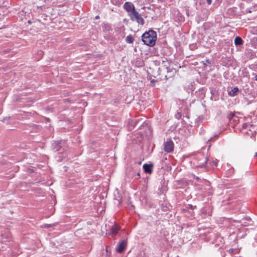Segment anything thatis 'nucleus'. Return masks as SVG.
Masks as SVG:
<instances>
[{
  "mask_svg": "<svg viewBox=\"0 0 257 257\" xmlns=\"http://www.w3.org/2000/svg\"><path fill=\"white\" fill-rule=\"evenodd\" d=\"M156 40L157 33L155 31L152 30H149L148 32H146L142 35V41L145 44L149 46H154Z\"/></svg>",
  "mask_w": 257,
  "mask_h": 257,
  "instance_id": "nucleus-1",
  "label": "nucleus"
},
{
  "mask_svg": "<svg viewBox=\"0 0 257 257\" xmlns=\"http://www.w3.org/2000/svg\"><path fill=\"white\" fill-rule=\"evenodd\" d=\"M195 159L198 161L197 167L203 168L206 166L209 158L202 153H199L196 155Z\"/></svg>",
  "mask_w": 257,
  "mask_h": 257,
  "instance_id": "nucleus-2",
  "label": "nucleus"
},
{
  "mask_svg": "<svg viewBox=\"0 0 257 257\" xmlns=\"http://www.w3.org/2000/svg\"><path fill=\"white\" fill-rule=\"evenodd\" d=\"M130 19L133 21H136L138 24L143 25L145 23V21L143 18L141 16L140 14L136 11H134L130 14H128Z\"/></svg>",
  "mask_w": 257,
  "mask_h": 257,
  "instance_id": "nucleus-3",
  "label": "nucleus"
},
{
  "mask_svg": "<svg viewBox=\"0 0 257 257\" xmlns=\"http://www.w3.org/2000/svg\"><path fill=\"white\" fill-rule=\"evenodd\" d=\"M164 151L167 153H171L174 150V143L171 140H167L164 143Z\"/></svg>",
  "mask_w": 257,
  "mask_h": 257,
  "instance_id": "nucleus-4",
  "label": "nucleus"
},
{
  "mask_svg": "<svg viewBox=\"0 0 257 257\" xmlns=\"http://www.w3.org/2000/svg\"><path fill=\"white\" fill-rule=\"evenodd\" d=\"M123 8L128 14L136 10L134 5L131 2H125Z\"/></svg>",
  "mask_w": 257,
  "mask_h": 257,
  "instance_id": "nucleus-5",
  "label": "nucleus"
},
{
  "mask_svg": "<svg viewBox=\"0 0 257 257\" xmlns=\"http://www.w3.org/2000/svg\"><path fill=\"white\" fill-rule=\"evenodd\" d=\"M127 245V241L125 240H121L118 244L116 251L119 253L122 252Z\"/></svg>",
  "mask_w": 257,
  "mask_h": 257,
  "instance_id": "nucleus-6",
  "label": "nucleus"
},
{
  "mask_svg": "<svg viewBox=\"0 0 257 257\" xmlns=\"http://www.w3.org/2000/svg\"><path fill=\"white\" fill-rule=\"evenodd\" d=\"M119 230V227L116 224H114L111 228L110 231L109 233V234L111 235L112 236H115L117 233L118 230Z\"/></svg>",
  "mask_w": 257,
  "mask_h": 257,
  "instance_id": "nucleus-7",
  "label": "nucleus"
},
{
  "mask_svg": "<svg viewBox=\"0 0 257 257\" xmlns=\"http://www.w3.org/2000/svg\"><path fill=\"white\" fill-rule=\"evenodd\" d=\"M61 143L59 142H54L52 144V148L55 152H58L60 151L61 146L60 145Z\"/></svg>",
  "mask_w": 257,
  "mask_h": 257,
  "instance_id": "nucleus-8",
  "label": "nucleus"
},
{
  "mask_svg": "<svg viewBox=\"0 0 257 257\" xmlns=\"http://www.w3.org/2000/svg\"><path fill=\"white\" fill-rule=\"evenodd\" d=\"M153 167L152 164H145L143 165V169L146 173L151 174L152 172Z\"/></svg>",
  "mask_w": 257,
  "mask_h": 257,
  "instance_id": "nucleus-9",
  "label": "nucleus"
},
{
  "mask_svg": "<svg viewBox=\"0 0 257 257\" xmlns=\"http://www.w3.org/2000/svg\"><path fill=\"white\" fill-rule=\"evenodd\" d=\"M227 118L229 119L230 123H231V121H235L238 120L237 117L235 116L234 113L231 112L228 114Z\"/></svg>",
  "mask_w": 257,
  "mask_h": 257,
  "instance_id": "nucleus-10",
  "label": "nucleus"
},
{
  "mask_svg": "<svg viewBox=\"0 0 257 257\" xmlns=\"http://www.w3.org/2000/svg\"><path fill=\"white\" fill-rule=\"evenodd\" d=\"M238 91L239 89L238 87H234L228 92V94L231 96H234L237 95V93L238 92Z\"/></svg>",
  "mask_w": 257,
  "mask_h": 257,
  "instance_id": "nucleus-11",
  "label": "nucleus"
},
{
  "mask_svg": "<svg viewBox=\"0 0 257 257\" xmlns=\"http://www.w3.org/2000/svg\"><path fill=\"white\" fill-rule=\"evenodd\" d=\"M103 31L104 32H109L110 31H112L111 27L109 24H104L102 26Z\"/></svg>",
  "mask_w": 257,
  "mask_h": 257,
  "instance_id": "nucleus-12",
  "label": "nucleus"
},
{
  "mask_svg": "<svg viewBox=\"0 0 257 257\" xmlns=\"http://www.w3.org/2000/svg\"><path fill=\"white\" fill-rule=\"evenodd\" d=\"M217 163H218V160L216 159L212 158L209 162V164L213 168L216 167L217 166Z\"/></svg>",
  "mask_w": 257,
  "mask_h": 257,
  "instance_id": "nucleus-13",
  "label": "nucleus"
},
{
  "mask_svg": "<svg viewBox=\"0 0 257 257\" xmlns=\"http://www.w3.org/2000/svg\"><path fill=\"white\" fill-rule=\"evenodd\" d=\"M243 40L240 37H236L234 39V44L235 45H240L242 44Z\"/></svg>",
  "mask_w": 257,
  "mask_h": 257,
  "instance_id": "nucleus-14",
  "label": "nucleus"
},
{
  "mask_svg": "<svg viewBox=\"0 0 257 257\" xmlns=\"http://www.w3.org/2000/svg\"><path fill=\"white\" fill-rule=\"evenodd\" d=\"M134 41V38L131 35L127 36L125 38V42L127 43L132 44Z\"/></svg>",
  "mask_w": 257,
  "mask_h": 257,
  "instance_id": "nucleus-15",
  "label": "nucleus"
},
{
  "mask_svg": "<svg viewBox=\"0 0 257 257\" xmlns=\"http://www.w3.org/2000/svg\"><path fill=\"white\" fill-rule=\"evenodd\" d=\"M6 0H0V7H6Z\"/></svg>",
  "mask_w": 257,
  "mask_h": 257,
  "instance_id": "nucleus-16",
  "label": "nucleus"
},
{
  "mask_svg": "<svg viewBox=\"0 0 257 257\" xmlns=\"http://www.w3.org/2000/svg\"><path fill=\"white\" fill-rule=\"evenodd\" d=\"M228 252L229 253H230L231 254H233V252H234V249L233 248H230L229 250H228Z\"/></svg>",
  "mask_w": 257,
  "mask_h": 257,
  "instance_id": "nucleus-17",
  "label": "nucleus"
},
{
  "mask_svg": "<svg viewBox=\"0 0 257 257\" xmlns=\"http://www.w3.org/2000/svg\"><path fill=\"white\" fill-rule=\"evenodd\" d=\"M207 3L208 5H211L212 3V0H206Z\"/></svg>",
  "mask_w": 257,
  "mask_h": 257,
  "instance_id": "nucleus-18",
  "label": "nucleus"
},
{
  "mask_svg": "<svg viewBox=\"0 0 257 257\" xmlns=\"http://www.w3.org/2000/svg\"><path fill=\"white\" fill-rule=\"evenodd\" d=\"M0 9H1V7H0ZM3 16L4 15H2L1 14H0V20L3 19Z\"/></svg>",
  "mask_w": 257,
  "mask_h": 257,
  "instance_id": "nucleus-19",
  "label": "nucleus"
},
{
  "mask_svg": "<svg viewBox=\"0 0 257 257\" xmlns=\"http://www.w3.org/2000/svg\"><path fill=\"white\" fill-rule=\"evenodd\" d=\"M195 179H196V180L197 181H199V178L198 177H196L195 178Z\"/></svg>",
  "mask_w": 257,
  "mask_h": 257,
  "instance_id": "nucleus-20",
  "label": "nucleus"
},
{
  "mask_svg": "<svg viewBox=\"0 0 257 257\" xmlns=\"http://www.w3.org/2000/svg\"><path fill=\"white\" fill-rule=\"evenodd\" d=\"M95 19H99V16H96L95 17Z\"/></svg>",
  "mask_w": 257,
  "mask_h": 257,
  "instance_id": "nucleus-21",
  "label": "nucleus"
},
{
  "mask_svg": "<svg viewBox=\"0 0 257 257\" xmlns=\"http://www.w3.org/2000/svg\"><path fill=\"white\" fill-rule=\"evenodd\" d=\"M45 226H47V227H49L50 226V224H47V225H46Z\"/></svg>",
  "mask_w": 257,
  "mask_h": 257,
  "instance_id": "nucleus-22",
  "label": "nucleus"
},
{
  "mask_svg": "<svg viewBox=\"0 0 257 257\" xmlns=\"http://www.w3.org/2000/svg\"><path fill=\"white\" fill-rule=\"evenodd\" d=\"M254 157H257V152L255 153V155H254Z\"/></svg>",
  "mask_w": 257,
  "mask_h": 257,
  "instance_id": "nucleus-23",
  "label": "nucleus"
},
{
  "mask_svg": "<svg viewBox=\"0 0 257 257\" xmlns=\"http://www.w3.org/2000/svg\"><path fill=\"white\" fill-rule=\"evenodd\" d=\"M255 80L257 81V75L255 76Z\"/></svg>",
  "mask_w": 257,
  "mask_h": 257,
  "instance_id": "nucleus-24",
  "label": "nucleus"
},
{
  "mask_svg": "<svg viewBox=\"0 0 257 257\" xmlns=\"http://www.w3.org/2000/svg\"><path fill=\"white\" fill-rule=\"evenodd\" d=\"M138 176L140 177V174L139 173H138Z\"/></svg>",
  "mask_w": 257,
  "mask_h": 257,
  "instance_id": "nucleus-25",
  "label": "nucleus"
},
{
  "mask_svg": "<svg viewBox=\"0 0 257 257\" xmlns=\"http://www.w3.org/2000/svg\"><path fill=\"white\" fill-rule=\"evenodd\" d=\"M245 124H243V127H245Z\"/></svg>",
  "mask_w": 257,
  "mask_h": 257,
  "instance_id": "nucleus-26",
  "label": "nucleus"
},
{
  "mask_svg": "<svg viewBox=\"0 0 257 257\" xmlns=\"http://www.w3.org/2000/svg\"><path fill=\"white\" fill-rule=\"evenodd\" d=\"M106 251L108 250V249L107 248V247H106Z\"/></svg>",
  "mask_w": 257,
  "mask_h": 257,
  "instance_id": "nucleus-27",
  "label": "nucleus"
}]
</instances>
